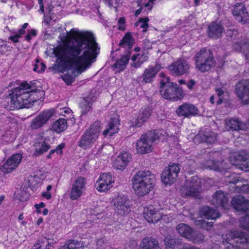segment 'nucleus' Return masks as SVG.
<instances>
[{
  "instance_id": "f257e3e1",
  "label": "nucleus",
  "mask_w": 249,
  "mask_h": 249,
  "mask_svg": "<svg viewBox=\"0 0 249 249\" xmlns=\"http://www.w3.org/2000/svg\"><path fill=\"white\" fill-rule=\"evenodd\" d=\"M100 48L93 34L86 32L79 33L59 49L56 55L65 64L68 70L74 69L71 74L61 76L68 85H71L76 77L89 68L96 61Z\"/></svg>"
},
{
  "instance_id": "f03ea898",
  "label": "nucleus",
  "mask_w": 249,
  "mask_h": 249,
  "mask_svg": "<svg viewBox=\"0 0 249 249\" xmlns=\"http://www.w3.org/2000/svg\"><path fill=\"white\" fill-rule=\"evenodd\" d=\"M155 177L148 171H139L132 179V187L137 195L142 196L153 189Z\"/></svg>"
},
{
  "instance_id": "7ed1b4c3",
  "label": "nucleus",
  "mask_w": 249,
  "mask_h": 249,
  "mask_svg": "<svg viewBox=\"0 0 249 249\" xmlns=\"http://www.w3.org/2000/svg\"><path fill=\"white\" fill-rule=\"evenodd\" d=\"M28 89H31V85L27 82H23L19 87L10 91L9 97L11 99L10 109L28 108L30 107Z\"/></svg>"
},
{
  "instance_id": "20e7f679",
  "label": "nucleus",
  "mask_w": 249,
  "mask_h": 249,
  "mask_svg": "<svg viewBox=\"0 0 249 249\" xmlns=\"http://www.w3.org/2000/svg\"><path fill=\"white\" fill-rule=\"evenodd\" d=\"M222 238L227 249H245L244 246L249 243V235L237 230L228 231L222 235Z\"/></svg>"
},
{
  "instance_id": "39448f33",
  "label": "nucleus",
  "mask_w": 249,
  "mask_h": 249,
  "mask_svg": "<svg viewBox=\"0 0 249 249\" xmlns=\"http://www.w3.org/2000/svg\"><path fill=\"white\" fill-rule=\"evenodd\" d=\"M194 60L196 69L201 72L208 71L215 64L212 52L205 48L196 53Z\"/></svg>"
},
{
  "instance_id": "423d86ee",
  "label": "nucleus",
  "mask_w": 249,
  "mask_h": 249,
  "mask_svg": "<svg viewBox=\"0 0 249 249\" xmlns=\"http://www.w3.org/2000/svg\"><path fill=\"white\" fill-rule=\"evenodd\" d=\"M160 135L158 130L150 131L142 135L137 142V152L143 154L151 151L153 142L160 138Z\"/></svg>"
},
{
  "instance_id": "0eeeda50",
  "label": "nucleus",
  "mask_w": 249,
  "mask_h": 249,
  "mask_svg": "<svg viewBox=\"0 0 249 249\" xmlns=\"http://www.w3.org/2000/svg\"><path fill=\"white\" fill-rule=\"evenodd\" d=\"M100 130V122H95L82 136L78 145L85 149L91 147L97 140Z\"/></svg>"
},
{
  "instance_id": "6e6552de",
  "label": "nucleus",
  "mask_w": 249,
  "mask_h": 249,
  "mask_svg": "<svg viewBox=\"0 0 249 249\" xmlns=\"http://www.w3.org/2000/svg\"><path fill=\"white\" fill-rule=\"evenodd\" d=\"M201 179L197 176L186 181L181 189L182 193L186 196H197L201 192Z\"/></svg>"
},
{
  "instance_id": "1a4fd4ad",
  "label": "nucleus",
  "mask_w": 249,
  "mask_h": 249,
  "mask_svg": "<svg viewBox=\"0 0 249 249\" xmlns=\"http://www.w3.org/2000/svg\"><path fill=\"white\" fill-rule=\"evenodd\" d=\"M160 93L165 99L171 100H178L184 96L182 89L176 83L163 87L160 89Z\"/></svg>"
},
{
  "instance_id": "9d476101",
  "label": "nucleus",
  "mask_w": 249,
  "mask_h": 249,
  "mask_svg": "<svg viewBox=\"0 0 249 249\" xmlns=\"http://www.w3.org/2000/svg\"><path fill=\"white\" fill-rule=\"evenodd\" d=\"M114 210L116 213L125 216L129 213L130 207L128 198L125 195L119 194L113 199Z\"/></svg>"
},
{
  "instance_id": "9b49d317",
  "label": "nucleus",
  "mask_w": 249,
  "mask_h": 249,
  "mask_svg": "<svg viewBox=\"0 0 249 249\" xmlns=\"http://www.w3.org/2000/svg\"><path fill=\"white\" fill-rule=\"evenodd\" d=\"M180 172L179 165L173 163L165 168L161 173V178L162 182L166 185H171L178 176Z\"/></svg>"
},
{
  "instance_id": "f8f14e48",
  "label": "nucleus",
  "mask_w": 249,
  "mask_h": 249,
  "mask_svg": "<svg viewBox=\"0 0 249 249\" xmlns=\"http://www.w3.org/2000/svg\"><path fill=\"white\" fill-rule=\"evenodd\" d=\"M237 96L243 105L249 104V80H242L235 86Z\"/></svg>"
},
{
  "instance_id": "ddd939ff",
  "label": "nucleus",
  "mask_w": 249,
  "mask_h": 249,
  "mask_svg": "<svg viewBox=\"0 0 249 249\" xmlns=\"http://www.w3.org/2000/svg\"><path fill=\"white\" fill-rule=\"evenodd\" d=\"M54 114L53 109L45 110L39 113L31 122L30 127L33 130L42 127Z\"/></svg>"
},
{
  "instance_id": "4468645a",
  "label": "nucleus",
  "mask_w": 249,
  "mask_h": 249,
  "mask_svg": "<svg viewBox=\"0 0 249 249\" xmlns=\"http://www.w3.org/2000/svg\"><path fill=\"white\" fill-rule=\"evenodd\" d=\"M86 179L83 177H77L72 184L70 198L72 200H77L82 195L85 190Z\"/></svg>"
},
{
  "instance_id": "2eb2a0df",
  "label": "nucleus",
  "mask_w": 249,
  "mask_h": 249,
  "mask_svg": "<svg viewBox=\"0 0 249 249\" xmlns=\"http://www.w3.org/2000/svg\"><path fill=\"white\" fill-rule=\"evenodd\" d=\"M163 68L164 66L159 63H157L154 66H149L144 70L142 76L138 78V81L140 82L142 78V82L145 83H151L154 80L158 72Z\"/></svg>"
},
{
  "instance_id": "dca6fc26",
  "label": "nucleus",
  "mask_w": 249,
  "mask_h": 249,
  "mask_svg": "<svg viewBox=\"0 0 249 249\" xmlns=\"http://www.w3.org/2000/svg\"><path fill=\"white\" fill-rule=\"evenodd\" d=\"M189 63L184 59H180L174 62L169 66V70L174 74L182 75L189 72Z\"/></svg>"
},
{
  "instance_id": "f3484780",
  "label": "nucleus",
  "mask_w": 249,
  "mask_h": 249,
  "mask_svg": "<svg viewBox=\"0 0 249 249\" xmlns=\"http://www.w3.org/2000/svg\"><path fill=\"white\" fill-rule=\"evenodd\" d=\"M113 182L114 179L110 174L103 173L96 182L95 186L99 191L105 192L112 187Z\"/></svg>"
},
{
  "instance_id": "a211bd4d",
  "label": "nucleus",
  "mask_w": 249,
  "mask_h": 249,
  "mask_svg": "<svg viewBox=\"0 0 249 249\" xmlns=\"http://www.w3.org/2000/svg\"><path fill=\"white\" fill-rule=\"evenodd\" d=\"M22 156L21 154H16L9 158L1 167V170L4 173H10L15 170L20 163Z\"/></svg>"
},
{
  "instance_id": "6ab92c4d",
  "label": "nucleus",
  "mask_w": 249,
  "mask_h": 249,
  "mask_svg": "<svg viewBox=\"0 0 249 249\" xmlns=\"http://www.w3.org/2000/svg\"><path fill=\"white\" fill-rule=\"evenodd\" d=\"M231 204L233 208L237 211L249 213V200L242 196L233 197Z\"/></svg>"
},
{
  "instance_id": "aec40b11",
  "label": "nucleus",
  "mask_w": 249,
  "mask_h": 249,
  "mask_svg": "<svg viewBox=\"0 0 249 249\" xmlns=\"http://www.w3.org/2000/svg\"><path fill=\"white\" fill-rule=\"evenodd\" d=\"M152 113V109L149 107L142 108L140 110L137 118L132 122L131 126L140 127L149 119Z\"/></svg>"
},
{
  "instance_id": "412c9836",
  "label": "nucleus",
  "mask_w": 249,
  "mask_h": 249,
  "mask_svg": "<svg viewBox=\"0 0 249 249\" xmlns=\"http://www.w3.org/2000/svg\"><path fill=\"white\" fill-rule=\"evenodd\" d=\"M232 14L239 22L245 23L249 19L248 13L241 3H237L234 5Z\"/></svg>"
},
{
  "instance_id": "4be33fe9",
  "label": "nucleus",
  "mask_w": 249,
  "mask_h": 249,
  "mask_svg": "<svg viewBox=\"0 0 249 249\" xmlns=\"http://www.w3.org/2000/svg\"><path fill=\"white\" fill-rule=\"evenodd\" d=\"M131 159L130 154L126 152H123L113 161L112 167L116 169L123 171Z\"/></svg>"
},
{
  "instance_id": "5701e85b",
  "label": "nucleus",
  "mask_w": 249,
  "mask_h": 249,
  "mask_svg": "<svg viewBox=\"0 0 249 249\" xmlns=\"http://www.w3.org/2000/svg\"><path fill=\"white\" fill-rule=\"evenodd\" d=\"M176 112L180 116L189 117L198 114V110L194 105L185 103L179 106L177 109Z\"/></svg>"
},
{
  "instance_id": "b1692460",
  "label": "nucleus",
  "mask_w": 249,
  "mask_h": 249,
  "mask_svg": "<svg viewBox=\"0 0 249 249\" xmlns=\"http://www.w3.org/2000/svg\"><path fill=\"white\" fill-rule=\"evenodd\" d=\"M201 164L205 169L217 172H222L228 168L226 165L225 163L223 161L215 160L211 159L202 162Z\"/></svg>"
},
{
  "instance_id": "393cba45",
  "label": "nucleus",
  "mask_w": 249,
  "mask_h": 249,
  "mask_svg": "<svg viewBox=\"0 0 249 249\" xmlns=\"http://www.w3.org/2000/svg\"><path fill=\"white\" fill-rule=\"evenodd\" d=\"M143 217L145 220L149 223H157L160 219L165 216L162 214L160 211H155L152 208H148L144 209V212L143 213Z\"/></svg>"
},
{
  "instance_id": "a878e982",
  "label": "nucleus",
  "mask_w": 249,
  "mask_h": 249,
  "mask_svg": "<svg viewBox=\"0 0 249 249\" xmlns=\"http://www.w3.org/2000/svg\"><path fill=\"white\" fill-rule=\"evenodd\" d=\"M212 203L216 207L226 209L228 205V199L223 192L217 191L213 196Z\"/></svg>"
},
{
  "instance_id": "bb28decb",
  "label": "nucleus",
  "mask_w": 249,
  "mask_h": 249,
  "mask_svg": "<svg viewBox=\"0 0 249 249\" xmlns=\"http://www.w3.org/2000/svg\"><path fill=\"white\" fill-rule=\"evenodd\" d=\"M196 141L200 140V142H205L208 143H214L216 140V135L210 130L205 131H200L195 137Z\"/></svg>"
},
{
  "instance_id": "cd10ccee",
  "label": "nucleus",
  "mask_w": 249,
  "mask_h": 249,
  "mask_svg": "<svg viewBox=\"0 0 249 249\" xmlns=\"http://www.w3.org/2000/svg\"><path fill=\"white\" fill-rule=\"evenodd\" d=\"M225 127L227 130H246L247 128L246 124L239 119H232L226 121Z\"/></svg>"
},
{
  "instance_id": "c85d7f7f",
  "label": "nucleus",
  "mask_w": 249,
  "mask_h": 249,
  "mask_svg": "<svg viewBox=\"0 0 249 249\" xmlns=\"http://www.w3.org/2000/svg\"><path fill=\"white\" fill-rule=\"evenodd\" d=\"M139 249H161L158 241L153 238L147 237L142 239Z\"/></svg>"
},
{
  "instance_id": "c756f323",
  "label": "nucleus",
  "mask_w": 249,
  "mask_h": 249,
  "mask_svg": "<svg viewBox=\"0 0 249 249\" xmlns=\"http://www.w3.org/2000/svg\"><path fill=\"white\" fill-rule=\"evenodd\" d=\"M55 241L53 239L47 238L45 237H40L34 245L35 249H52Z\"/></svg>"
},
{
  "instance_id": "7c9ffc66",
  "label": "nucleus",
  "mask_w": 249,
  "mask_h": 249,
  "mask_svg": "<svg viewBox=\"0 0 249 249\" xmlns=\"http://www.w3.org/2000/svg\"><path fill=\"white\" fill-rule=\"evenodd\" d=\"M119 120L118 117L116 115L113 118H111V121L108 124V128L104 131L103 135L105 136H107V135L112 136L114 134L118 132L119 130Z\"/></svg>"
},
{
  "instance_id": "2f4dec72",
  "label": "nucleus",
  "mask_w": 249,
  "mask_h": 249,
  "mask_svg": "<svg viewBox=\"0 0 249 249\" xmlns=\"http://www.w3.org/2000/svg\"><path fill=\"white\" fill-rule=\"evenodd\" d=\"M223 31L221 25L213 22L209 26L208 35L211 38H216L220 36Z\"/></svg>"
},
{
  "instance_id": "473e14b6",
  "label": "nucleus",
  "mask_w": 249,
  "mask_h": 249,
  "mask_svg": "<svg viewBox=\"0 0 249 249\" xmlns=\"http://www.w3.org/2000/svg\"><path fill=\"white\" fill-rule=\"evenodd\" d=\"M200 213L201 216L208 219H215L220 216L218 212L207 206L201 208Z\"/></svg>"
},
{
  "instance_id": "72a5a7b5",
  "label": "nucleus",
  "mask_w": 249,
  "mask_h": 249,
  "mask_svg": "<svg viewBox=\"0 0 249 249\" xmlns=\"http://www.w3.org/2000/svg\"><path fill=\"white\" fill-rule=\"evenodd\" d=\"M34 146L35 152L34 154L36 156L43 154L50 148V146L42 139L37 140L34 144Z\"/></svg>"
},
{
  "instance_id": "f704fd0d",
  "label": "nucleus",
  "mask_w": 249,
  "mask_h": 249,
  "mask_svg": "<svg viewBox=\"0 0 249 249\" xmlns=\"http://www.w3.org/2000/svg\"><path fill=\"white\" fill-rule=\"evenodd\" d=\"M164 242L166 249H178L182 245L179 239L171 238L170 236H166Z\"/></svg>"
},
{
  "instance_id": "c9c22d12",
  "label": "nucleus",
  "mask_w": 249,
  "mask_h": 249,
  "mask_svg": "<svg viewBox=\"0 0 249 249\" xmlns=\"http://www.w3.org/2000/svg\"><path fill=\"white\" fill-rule=\"evenodd\" d=\"M147 58L148 55L147 53H138L133 55L131 58V65L135 68L139 67L142 64L147 60Z\"/></svg>"
},
{
  "instance_id": "e433bc0d",
  "label": "nucleus",
  "mask_w": 249,
  "mask_h": 249,
  "mask_svg": "<svg viewBox=\"0 0 249 249\" xmlns=\"http://www.w3.org/2000/svg\"><path fill=\"white\" fill-rule=\"evenodd\" d=\"M67 126L66 120L59 119L53 124L52 129L57 133H60L64 131L67 129Z\"/></svg>"
},
{
  "instance_id": "4c0bfd02",
  "label": "nucleus",
  "mask_w": 249,
  "mask_h": 249,
  "mask_svg": "<svg viewBox=\"0 0 249 249\" xmlns=\"http://www.w3.org/2000/svg\"><path fill=\"white\" fill-rule=\"evenodd\" d=\"M29 93L30 94L29 97V103L30 106L32 105L33 103L37 101L40 99L44 95L43 91L40 90H36L34 89L31 86V89H28Z\"/></svg>"
},
{
  "instance_id": "58836bf2",
  "label": "nucleus",
  "mask_w": 249,
  "mask_h": 249,
  "mask_svg": "<svg viewBox=\"0 0 249 249\" xmlns=\"http://www.w3.org/2000/svg\"><path fill=\"white\" fill-rule=\"evenodd\" d=\"M177 230L180 235L188 240L189 239L190 236L192 235V232L193 231L190 227L184 223L179 224L177 227Z\"/></svg>"
},
{
  "instance_id": "ea45409f",
  "label": "nucleus",
  "mask_w": 249,
  "mask_h": 249,
  "mask_svg": "<svg viewBox=\"0 0 249 249\" xmlns=\"http://www.w3.org/2000/svg\"><path fill=\"white\" fill-rule=\"evenodd\" d=\"M134 43V40L132 36L129 33H126L120 42L119 45L120 47L126 48L130 49Z\"/></svg>"
},
{
  "instance_id": "a19ab883",
  "label": "nucleus",
  "mask_w": 249,
  "mask_h": 249,
  "mask_svg": "<svg viewBox=\"0 0 249 249\" xmlns=\"http://www.w3.org/2000/svg\"><path fill=\"white\" fill-rule=\"evenodd\" d=\"M81 245L80 242L77 240H69L58 249H78V248L81 247Z\"/></svg>"
},
{
  "instance_id": "79ce46f5",
  "label": "nucleus",
  "mask_w": 249,
  "mask_h": 249,
  "mask_svg": "<svg viewBox=\"0 0 249 249\" xmlns=\"http://www.w3.org/2000/svg\"><path fill=\"white\" fill-rule=\"evenodd\" d=\"M129 59V54H127L117 60L114 67L121 71L123 70L126 67Z\"/></svg>"
},
{
  "instance_id": "37998d69",
  "label": "nucleus",
  "mask_w": 249,
  "mask_h": 249,
  "mask_svg": "<svg viewBox=\"0 0 249 249\" xmlns=\"http://www.w3.org/2000/svg\"><path fill=\"white\" fill-rule=\"evenodd\" d=\"M90 99V97H87L86 98L84 99L83 102L81 103L80 107L81 108L82 115L86 114L90 110L91 107Z\"/></svg>"
},
{
  "instance_id": "c03bdc74",
  "label": "nucleus",
  "mask_w": 249,
  "mask_h": 249,
  "mask_svg": "<svg viewBox=\"0 0 249 249\" xmlns=\"http://www.w3.org/2000/svg\"><path fill=\"white\" fill-rule=\"evenodd\" d=\"M204 239V236L196 231H193L192 235L190 236L189 241L195 243H201Z\"/></svg>"
},
{
  "instance_id": "a18cd8bd",
  "label": "nucleus",
  "mask_w": 249,
  "mask_h": 249,
  "mask_svg": "<svg viewBox=\"0 0 249 249\" xmlns=\"http://www.w3.org/2000/svg\"><path fill=\"white\" fill-rule=\"evenodd\" d=\"M240 168L246 172H249V154H246L240 164Z\"/></svg>"
},
{
  "instance_id": "49530a36",
  "label": "nucleus",
  "mask_w": 249,
  "mask_h": 249,
  "mask_svg": "<svg viewBox=\"0 0 249 249\" xmlns=\"http://www.w3.org/2000/svg\"><path fill=\"white\" fill-rule=\"evenodd\" d=\"M239 224L241 228L249 231V215L247 214L242 217L240 219Z\"/></svg>"
},
{
  "instance_id": "de8ad7c7",
  "label": "nucleus",
  "mask_w": 249,
  "mask_h": 249,
  "mask_svg": "<svg viewBox=\"0 0 249 249\" xmlns=\"http://www.w3.org/2000/svg\"><path fill=\"white\" fill-rule=\"evenodd\" d=\"M65 147V144L61 143L58 145L55 149L52 150L50 151L49 154L47 156L48 159H50L52 157V154L56 153L57 154H61L62 153V149Z\"/></svg>"
},
{
  "instance_id": "09e8293b",
  "label": "nucleus",
  "mask_w": 249,
  "mask_h": 249,
  "mask_svg": "<svg viewBox=\"0 0 249 249\" xmlns=\"http://www.w3.org/2000/svg\"><path fill=\"white\" fill-rule=\"evenodd\" d=\"M160 77L161 78L160 83V89L163 87H165L166 86H168V85H170V84H173L174 83H171L169 82V78L168 76H166L165 74L162 72L160 74Z\"/></svg>"
},
{
  "instance_id": "8fccbe9b",
  "label": "nucleus",
  "mask_w": 249,
  "mask_h": 249,
  "mask_svg": "<svg viewBox=\"0 0 249 249\" xmlns=\"http://www.w3.org/2000/svg\"><path fill=\"white\" fill-rule=\"evenodd\" d=\"M235 191L239 193H249V185L244 184L241 186H236Z\"/></svg>"
},
{
  "instance_id": "3c124183",
  "label": "nucleus",
  "mask_w": 249,
  "mask_h": 249,
  "mask_svg": "<svg viewBox=\"0 0 249 249\" xmlns=\"http://www.w3.org/2000/svg\"><path fill=\"white\" fill-rule=\"evenodd\" d=\"M45 68L46 66L43 63H40L38 60H36L33 70L38 72H41L44 71Z\"/></svg>"
},
{
  "instance_id": "603ef678",
  "label": "nucleus",
  "mask_w": 249,
  "mask_h": 249,
  "mask_svg": "<svg viewBox=\"0 0 249 249\" xmlns=\"http://www.w3.org/2000/svg\"><path fill=\"white\" fill-rule=\"evenodd\" d=\"M196 224L200 226L202 228H206L207 227L212 226L213 223L209 222L202 219H200L196 221Z\"/></svg>"
},
{
  "instance_id": "864d4df0",
  "label": "nucleus",
  "mask_w": 249,
  "mask_h": 249,
  "mask_svg": "<svg viewBox=\"0 0 249 249\" xmlns=\"http://www.w3.org/2000/svg\"><path fill=\"white\" fill-rule=\"evenodd\" d=\"M148 21L149 18H141L139 19L138 24L140 25L141 28H143L144 29L143 30V32H145L146 31V29L148 27Z\"/></svg>"
},
{
  "instance_id": "5fc2aeb1",
  "label": "nucleus",
  "mask_w": 249,
  "mask_h": 249,
  "mask_svg": "<svg viewBox=\"0 0 249 249\" xmlns=\"http://www.w3.org/2000/svg\"><path fill=\"white\" fill-rule=\"evenodd\" d=\"M118 29L119 30L124 31L125 29V18L124 17L121 18L118 22Z\"/></svg>"
},
{
  "instance_id": "6e6d98bb",
  "label": "nucleus",
  "mask_w": 249,
  "mask_h": 249,
  "mask_svg": "<svg viewBox=\"0 0 249 249\" xmlns=\"http://www.w3.org/2000/svg\"><path fill=\"white\" fill-rule=\"evenodd\" d=\"M215 91L217 93V96L218 98L217 103L219 105L221 104L223 101V95L224 94V91L221 89L216 88L215 89Z\"/></svg>"
},
{
  "instance_id": "4d7b16f0",
  "label": "nucleus",
  "mask_w": 249,
  "mask_h": 249,
  "mask_svg": "<svg viewBox=\"0 0 249 249\" xmlns=\"http://www.w3.org/2000/svg\"><path fill=\"white\" fill-rule=\"evenodd\" d=\"M36 31L35 29L31 30L25 36L26 40L30 41L32 37L36 36Z\"/></svg>"
},
{
  "instance_id": "13d9d810",
  "label": "nucleus",
  "mask_w": 249,
  "mask_h": 249,
  "mask_svg": "<svg viewBox=\"0 0 249 249\" xmlns=\"http://www.w3.org/2000/svg\"><path fill=\"white\" fill-rule=\"evenodd\" d=\"M57 111L59 114L65 116V114L71 113V110L69 108L64 107L63 108H60L59 110H57Z\"/></svg>"
},
{
  "instance_id": "bf43d9fd",
  "label": "nucleus",
  "mask_w": 249,
  "mask_h": 249,
  "mask_svg": "<svg viewBox=\"0 0 249 249\" xmlns=\"http://www.w3.org/2000/svg\"><path fill=\"white\" fill-rule=\"evenodd\" d=\"M19 38H20V37L17 34H16L14 36H10L9 37V39L12 41L14 43H18L19 41Z\"/></svg>"
},
{
  "instance_id": "052dcab7",
  "label": "nucleus",
  "mask_w": 249,
  "mask_h": 249,
  "mask_svg": "<svg viewBox=\"0 0 249 249\" xmlns=\"http://www.w3.org/2000/svg\"><path fill=\"white\" fill-rule=\"evenodd\" d=\"M36 178V177L32 176L30 177V179H29V184L31 187L35 186L36 185L38 184V182H36L35 181V183H34V181H35V179Z\"/></svg>"
},
{
  "instance_id": "680f3d73",
  "label": "nucleus",
  "mask_w": 249,
  "mask_h": 249,
  "mask_svg": "<svg viewBox=\"0 0 249 249\" xmlns=\"http://www.w3.org/2000/svg\"><path fill=\"white\" fill-rule=\"evenodd\" d=\"M232 177H233V179L232 180H230L229 182L230 183L236 184V183H238L239 182V177L236 176L235 175H232Z\"/></svg>"
},
{
  "instance_id": "e2e57ef3",
  "label": "nucleus",
  "mask_w": 249,
  "mask_h": 249,
  "mask_svg": "<svg viewBox=\"0 0 249 249\" xmlns=\"http://www.w3.org/2000/svg\"><path fill=\"white\" fill-rule=\"evenodd\" d=\"M42 196L49 200L52 197V194L49 192H44L42 193Z\"/></svg>"
},
{
  "instance_id": "0e129e2a",
  "label": "nucleus",
  "mask_w": 249,
  "mask_h": 249,
  "mask_svg": "<svg viewBox=\"0 0 249 249\" xmlns=\"http://www.w3.org/2000/svg\"><path fill=\"white\" fill-rule=\"evenodd\" d=\"M195 81L193 79H191L187 83V86L189 89H192L193 87L195 85Z\"/></svg>"
},
{
  "instance_id": "69168bd1",
  "label": "nucleus",
  "mask_w": 249,
  "mask_h": 249,
  "mask_svg": "<svg viewBox=\"0 0 249 249\" xmlns=\"http://www.w3.org/2000/svg\"><path fill=\"white\" fill-rule=\"evenodd\" d=\"M35 207L36 208L37 212L38 213H40L39 211V209L41 208H43L45 207V204L43 202H40L39 204H36L35 205Z\"/></svg>"
},
{
  "instance_id": "338daca9",
  "label": "nucleus",
  "mask_w": 249,
  "mask_h": 249,
  "mask_svg": "<svg viewBox=\"0 0 249 249\" xmlns=\"http://www.w3.org/2000/svg\"><path fill=\"white\" fill-rule=\"evenodd\" d=\"M182 249H199L198 248L195 246H191L190 245H185L183 246Z\"/></svg>"
},
{
  "instance_id": "774afa93",
  "label": "nucleus",
  "mask_w": 249,
  "mask_h": 249,
  "mask_svg": "<svg viewBox=\"0 0 249 249\" xmlns=\"http://www.w3.org/2000/svg\"><path fill=\"white\" fill-rule=\"evenodd\" d=\"M143 44L144 49H149L151 48V43L149 41L145 40Z\"/></svg>"
}]
</instances>
